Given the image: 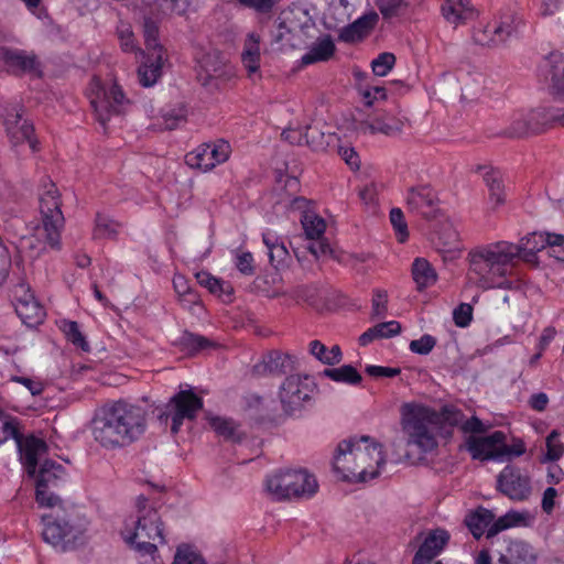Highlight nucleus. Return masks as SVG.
<instances>
[{"instance_id": "f03ea898", "label": "nucleus", "mask_w": 564, "mask_h": 564, "mask_svg": "<svg viewBox=\"0 0 564 564\" xmlns=\"http://www.w3.org/2000/svg\"><path fill=\"white\" fill-rule=\"evenodd\" d=\"M147 416L142 406L126 401L105 404L93 420V436L105 448L129 446L145 433Z\"/></svg>"}, {"instance_id": "e2e57ef3", "label": "nucleus", "mask_w": 564, "mask_h": 564, "mask_svg": "<svg viewBox=\"0 0 564 564\" xmlns=\"http://www.w3.org/2000/svg\"><path fill=\"white\" fill-rule=\"evenodd\" d=\"M360 95L366 106H372L376 100L386 99V88L381 86L360 88Z\"/></svg>"}, {"instance_id": "4be33fe9", "label": "nucleus", "mask_w": 564, "mask_h": 564, "mask_svg": "<svg viewBox=\"0 0 564 564\" xmlns=\"http://www.w3.org/2000/svg\"><path fill=\"white\" fill-rule=\"evenodd\" d=\"M293 369L292 357L278 350L270 351L253 366L256 376H281Z\"/></svg>"}, {"instance_id": "c03bdc74", "label": "nucleus", "mask_w": 564, "mask_h": 564, "mask_svg": "<svg viewBox=\"0 0 564 564\" xmlns=\"http://www.w3.org/2000/svg\"><path fill=\"white\" fill-rule=\"evenodd\" d=\"M322 373L333 381L352 386L359 384L362 380L360 373L351 365H344L339 368L332 369L327 368Z\"/></svg>"}, {"instance_id": "de8ad7c7", "label": "nucleus", "mask_w": 564, "mask_h": 564, "mask_svg": "<svg viewBox=\"0 0 564 564\" xmlns=\"http://www.w3.org/2000/svg\"><path fill=\"white\" fill-rule=\"evenodd\" d=\"M66 338L74 346L80 348L83 351H89V345L79 329V325L74 321H65L62 327Z\"/></svg>"}, {"instance_id": "6e6552de", "label": "nucleus", "mask_w": 564, "mask_h": 564, "mask_svg": "<svg viewBox=\"0 0 564 564\" xmlns=\"http://www.w3.org/2000/svg\"><path fill=\"white\" fill-rule=\"evenodd\" d=\"M10 438H13L17 443L26 473L34 475L35 466L47 453L46 443L33 435L23 437L19 432L17 419L0 411V444Z\"/></svg>"}, {"instance_id": "bb28decb", "label": "nucleus", "mask_w": 564, "mask_h": 564, "mask_svg": "<svg viewBox=\"0 0 564 564\" xmlns=\"http://www.w3.org/2000/svg\"><path fill=\"white\" fill-rule=\"evenodd\" d=\"M139 52L144 58L138 68L139 83L143 87H151L162 76V68L166 57L162 55H145L144 51Z\"/></svg>"}, {"instance_id": "9b49d317", "label": "nucleus", "mask_w": 564, "mask_h": 564, "mask_svg": "<svg viewBox=\"0 0 564 564\" xmlns=\"http://www.w3.org/2000/svg\"><path fill=\"white\" fill-rule=\"evenodd\" d=\"M317 386L314 378L307 375H292L285 378L279 390L283 411L293 415L311 404Z\"/></svg>"}, {"instance_id": "b1692460", "label": "nucleus", "mask_w": 564, "mask_h": 564, "mask_svg": "<svg viewBox=\"0 0 564 564\" xmlns=\"http://www.w3.org/2000/svg\"><path fill=\"white\" fill-rule=\"evenodd\" d=\"M538 554L532 545L524 541H511L505 553L500 554L499 564H535Z\"/></svg>"}, {"instance_id": "a211bd4d", "label": "nucleus", "mask_w": 564, "mask_h": 564, "mask_svg": "<svg viewBox=\"0 0 564 564\" xmlns=\"http://www.w3.org/2000/svg\"><path fill=\"white\" fill-rule=\"evenodd\" d=\"M449 538V533L441 528L420 533L417 539L421 543L413 556L412 564L435 563L434 558L444 550Z\"/></svg>"}, {"instance_id": "0e129e2a", "label": "nucleus", "mask_w": 564, "mask_h": 564, "mask_svg": "<svg viewBox=\"0 0 564 564\" xmlns=\"http://www.w3.org/2000/svg\"><path fill=\"white\" fill-rule=\"evenodd\" d=\"M403 4L402 0H377L376 6L384 19L395 17Z\"/></svg>"}, {"instance_id": "58836bf2", "label": "nucleus", "mask_w": 564, "mask_h": 564, "mask_svg": "<svg viewBox=\"0 0 564 564\" xmlns=\"http://www.w3.org/2000/svg\"><path fill=\"white\" fill-rule=\"evenodd\" d=\"M159 24L150 18L144 19L143 36L145 44V55L165 56V50L159 42Z\"/></svg>"}, {"instance_id": "423d86ee", "label": "nucleus", "mask_w": 564, "mask_h": 564, "mask_svg": "<svg viewBox=\"0 0 564 564\" xmlns=\"http://www.w3.org/2000/svg\"><path fill=\"white\" fill-rule=\"evenodd\" d=\"M438 422V413L429 406L405 403L401 408V426L406 446L415 447L420 453H430L437 447L434 430Z\"/></svg>"}, {"instance_id": "f3484780", "label": "nucleus", "mask_w": 564, "mask_h": 564, "mask_svg": "<svg viewBox=\"0 0 564 564\" xmlns=\"http://www.w3.org/2000/svg\"><path fill=\"white\" fill-rule=\"evenodd\" d=\"M498 489L514 501L527 500L532 491L529 476L522 474L519 468L506 466L497 479Z\"/></svg>"}, {"instance_id": "c9c22d12", "label": "nucleus", "mask_w": 564, "mask_h": 564, "mask_svg": "<svg viewBox=\"0 0 564 564\" xmlns=\"http://www.w3.org/2000/svg\"><path fill=\"white\" fill-rule=\"evenodd\" d=\"M0 57L11 67L23 72L33 70L36 66V58L33 54L15 48H0Z\"/></svg>"}, {"instance_id": "39448f33", "label": "nucleus", "mask_w": 564, "mask_h": 564, "mask_svg": "<svg viewBox=\"0 0 564 564\" xmlns=\"http://www.w3.org/2000/svg\"><path fill=\"white\" fill-rule=\"evenodd\" d=\"M137 513L124 521L121 531L124 541L140 554L152 555L158 545L164 543L163 523L155 507L139 496L135 503Z\"/></svg>"}, {"instance_id": "6ab92c4d", "label": "nucleus", "mask_w": 564, "mask_h": 564, "mask_svg": "<svg viewBox=\"0 0 564 564\" xmlns=\"http://www.w3.org/2000/svg\"><path fill=\"white\" fill-rule=\"evenodd\" d=\"M4 127L10 142L13 145L29 142L32 151L37 150V140L33 138L34 128L26 119L23 118L21 110L10 108L6 110Z\"/></svg>"}, {"instance_id": "7c9ffc66", "label": "nucleus", "mask_w": 564, "mask_h": 564, "mask_svg": "<svg viewBox=\"0 0 564 564\" xmlns=\"http://www.w3.org/2000/svg\"><path fill=\"white\" fill-rule=\"evenodd\" d=\"M442 13L449 23L458 25L473 18L474 10L470 0H445Z\"/></svg>"}, {"instance_id": "412c9836", "label": "nucleus", "mask_w": 564, "mask_h": 564, "mask_svg": "<svg viewBox=\"0 0 564 564\" xmlns=\"http://www.w3.org/2000/svg\"><path fill=\"white\" fill-rule=\"evenodd\" d=\"M494 40L480 39L481 46L496 47L503 44L522 24V18L512 10H506L494 21Z\"/></svg>"}, {"instance_id": "a19ab883", "label": "nucleus", "mask_w": 564, "mask_h": 564, "mask_svg": "<svg viewBox=\"0 0 564 564\" xmlns=\"http://www.w3.org/2000/svg\"><path fill=\"white\" fill-rule=\"evenodd\" d=\"M403 121L400 118H397L389 113H383L375 117L372 121L369 123V129L371 133H383L387 135H392L402 130Z\"/></svg>"}, {"instance_id": "dca6fc26", "label": "nucleus", "mask_w": 564, "mask_h": 564, "mask_svg": "<svg viewBox=\"0 0 564 564\" xmlns=\"http://www.w3.org/2000/svg\"><path fill=\"white\" fill-rule=\"evenodd\" d=\"M14 307L22 323L29 327L41 324L45 318V310L35 299L29 284L21 282L13 290Z\"/></svg>"}, {"instance_id": "c85d7f7f", "label": "nucleus", "mask_w": 564, "mask_h": 564, "mask_svg": "<svg viewBox=\"0 0 564 564\" xmlns=\"http://www.w3.org/2000/svg\"><path fill=\"white\" fill-rule=\"evenodd\" d=\"M291 478V497L308 499L318 489L316 478L306 470H289Z\"/></svg>"}, {"instance_id": "4468645a", "label": "nucleus", "mask_w": 564, "mask_h": 564, "mask_svg": "<svg viewBox=\"0 0 564 564\" xmlns=\"http://www.w3.org/2000/svg\"><path fill=\"white\" fill-rule=\"evenodd\" d=\"M230 152L231 148L227 141L218 140L214 143H204L185 155V163L192 169L207 172L226 162Z\"/></svg>"}, {"instance_id": "8fccbe9b", "label": "nucleus", "mask_w": 564, "mask_h": 564, "mask_svg": "<svg viewBox=\"0 0 564 564\" xmlns=\"http://www.w3.org/2000/svg\"><path fill=\"white\" fill-rule=\"evenodd\" d=\"M558 432L553 430L546 437V454L544 460L556 462L564 453V445L558 440Z\"/></svg>"}, {"instance_id": "3c124183", "label": "nucleus", "mask_w": 564, "mask_h": 564, "mask_svg": "<svg viewBox=\"0 0 564 564\" xmlns=\"http://www.w3.org/2000/svg\"><path fill=\"white\" fill-rule=\"evenodd\" d=\"M172 564H205V561L193 547L181 545L177 547Z\"/></svg>"}, {"instance_id": "052dcab7", "label": "nucleus", "mask_w": 564, "mask_h": 564, "mask_svg": "<svg viewBox=\"0 0 564 564\" xmlns=\"http://www.w3.org/2000/svg\"><path fill=\"white\" fill-rule=\"evenodd\" d=\"M241 6L252 9L258 13H270L280 0H236Z\"/></svg>"}, {"instance_id": "c756f323", "label": "nucleus", "mask_w": 564, "mask_h": 564, "mask_svg": "<svg viewBox=\"0 0 564 564\" xmlns=\"http://www.w3.org/2000/svg\"><path fill=\"white\" fill-rule=\"evenodd\" d=\"M294 204L297 205L299 207L303 204V208H306L307 200L305 198H296L294 200ZM301 224L303 226L305 236L310 240L322 238L326 229L325 220L310 209L303 210V214L301 216Z\"/></svg>"}, {"instance_id": "20e7f679", "label": "nucleus", "mask_w": 564, "mask_h": 564, "mask_svg": "<svg viewBox=\"0 0 564 564\" xmlns=\"http://www.w3.org/2000/svg\"><path fill=\"white\" fill-rule=\"evenodd\" d=\"M61 206L62 200L57 186L50 178L43 180L39 187L41 226L36 227V238H23L22 248L30 250L29 257L31 259L37 258L45 250V245L39 240L41 237H44L45 242L51 248H59L61 231L65 224Z\"/></svg>"}, {"instance_id": "69168bd1", "label": "nucleus", "mask_w": 564, "mask_h": 564, "mask_svg": "<svg viewBox=\"0 0 564 564\" xmlns=\"http://www.w3.org/2000/svg\"><path fill=\"white\" fill-rule=\"evenodd\" d=\"M378 338H390L401 332V324L397 321L379 323L373 326Z\"/></svg>"}, {"instance_id": "680f3d73", "label": "nucleus", "mask_w": 564, "mask_h": 564, "mask_svg": "<svg viewBox=\"0 0 564 564\" xmlns=\"http://www.w3.org/2000/svg\"><path fill=\"white\" fill-rule=\"evenodd\" d=\"M453 318L458 327H466L473 318V307L467 303H462L454 310Z\"/></svg>"}, {"instance_id": "473e14b6", "label": "nucleus", "mask_w": 564, "mask_h": 564, "mask_svg": "<svg viewBox=\"0 0 564 564\" xmlns=\"http://www.w3.org/2000/svg\"><path fill=\"white\" fill-rule=\"evenodd\" d=\"M260 39L254 33L248 35L245 41L241 61L248 72V76L252 77L260 68Z\"/></svg>"}, {"instance_id": "0eeeda50", "label": "nucleus", "mask_w": 564, "mask_h": 564, "mask_svg": "<svg viewBox=\"0 0 564 564\" xmlns=\"http://www.w3.org/2000/svg\"><path fill=\"white\" fill-rule=\"evenodd\" d=\"M42 520L44 523L43 539L54 547L67 551L83 542L85 524L73 513L52 508L48 513L42 516Z\"/></svg>"}, {"instance_id": "774afa93", "label": "nucleus", "mask_w": 564, "mask_h": 564, "mask_svg": "<svg viewBox=\"0 0 564 564\" xmlns=\"http://www.w3.org/2000/svg\"><path fill=\"white\" fill-rule=\"evenodd\" d=\"M388 294L386 291L377 290L372 297V314L376 317H383L387 312Z\"/></svg>"}, {"instance_id": "338daca9", "label": "nucleus", "mask_w": 564, "mask_h": 564, "mask_svg": "<svg viewBox=\"0 0 564 564\" xmlns=\"http://www.w3.org/2000/svg\"><path fill=\"white\" fill-rule=\"evenodd\" d=\"M198 282L206 286L212 293H221L225 292V283L209 273L202 272L197 274Z\"/></svg>"}, {"instance_id": "09e8293b", "label": "nucleus", "mask_w": 564, "mask_h": 564, "mask_svg": "<svg viewBox=\"0 0 564 564\" xmlns=\"http://www.w3.org/2000/svg\"><path fill=\"white\" fill-rule=\"evenodd\" d=\"M522 517L517 512H508L505 516L492 520L488 531V539L497 535L501 531L509 529L521 521Z\"/></svg>"}, {"instance_id": "4c0bfd02", "label": "nucleus", "mask_w": 564, "mask_h": 564, "mask_svg": "<svg viewBox=\"0 0 564 564\" xmlns=\"http://www.w3.org/2000/svg\"><path fill=\"white\" fill-rule=\"evenodd\" d=\"M308 351L324 365L334 366L341 361L343 354L338 345L328 349L322 341L315 339L308 344Z\"/></svg>"}, {"instance_id": "5fc2aeb1", "label": "nucleus", "mask_w": 564, "mask_h": 564, "mask_svg": "<svg viewBox=\"0 0 564 564\" xmlns=\"http://www.w3.org/2000/svg\"><path fill=\"white\" fill-rule=\"evenodd\" d=\"M117 35L122 51L127 53L135 51L137 46L134 43V35L131 26L128 23L121 22L117 26Z\"/></svg>"}, {"instance_id": "f8f14e48", "label": "nucleus", "mask_w": 564, "mask_h": 564, "mask_svg": "<svg viewBox=\"0 0 564 564\" xmlns=\"http://www.w3.org/2000/svg\"><path fill=\"white\" fill-rule=\"evenodd\" d=\"M30 476V474L28 473ZM36 476V502L42 507L55 508L59 503V498L52 489L59 486L64 481L66 473L65 468L51 459H44L39 471L31 475Z\"/></svg>"}, {"instance_id": "37998d69", "label": "nucleus", "mask_w": 564, "mask_h": 564, "mask_svg": "<svg viewBox=\"0 0 564 564\" xmlns=\"http://www.w3.org/2000/svg\"><path fill=\"white\" fill-rule=\"evenodd\" d=\"M210 425L214 431L226 441L239 443L243 437V434L238 430V425L231 419L215 416L210 419Z\"/></svg>"}, {"instance_id": "cd10ccee", "label": "nucleus", "mask_w": 564, "mask_h": 564, "mask_svg": "<svg viewBox=\"0 0 564 564\" xmlns=\"http://www.w3.org/2000/svg\"><path fill=\"white\" fill-rule=\"evenodd\" d=\"M492 520V511L484 507H478L465 516L464 524L468 528L471 535L476 540H479L485 534L488 538V531L491 527Z\"/></svg>"}, {"instance_id": "9d476101", "label": "nucleus", "mask_w": 564, "mask_h": 564, "mask_svg": "<svg viewBox=\"0 0 564 564\" xmlns=\"http://www.w3.org/2000/svg\"><path fill=\"white\" fill-rule=\"evenodd\" d=\"M203 408V399L192 389L180 390L159 415L161 423H171L172 434H177L184 421H194Z\"/></svg>"}, {"instance_id": "2eb2a0df", "label": "nucleus", "mask_w": 564, "mask_h": 564, "mask_svg": "<svg viewBox=\"0 0 564 564\" xmlns=\"http://www.w3.org/2000/svg\"><path fill=\"white\" fill-rule=\"evenodd\" d=\"M465 448L473 459L503 460L507 452L506 434L502 431H495L487 436H469Z\"/></svg>"}, {"instance_id": "79ce46f5", "label": "nucleus", "mask_w": 564, "mask_h": 564, "mask_svg": "<svg viewBox=\"0 0 564 564\" xmlns=\"http://www.w3.org/2000/svg\"><path fill=\"white\" fill-rule=\"evenodd\" d=\"M262 239L269 251L270 263L275 268L283 264L289 257L284 243L279 241V238L272 232H264Z\"/></svg>"}, {"instance_id": "a18cd8bd", "label": "nucleus", "mask_w": 564, "mask_h": 564, "mask_svg": "<svg viewBox=\"0 0 564 564\" xmlns=\"http://www.w3.org/2000/svg\"><path fill=\"white\" fill-rule=\"evenodd\" d=\"M484 180L488 186L490 199L495 202L497 206L503 204L505 192L500 172L490 170L486 172Z\"/></svg>"}, {"instance_id": "f704fd0d", "label": "nucleus", "mask_w": 564, "mask_h": 564, "mask_svg": "<svg viewBox=\"0 0 564 564\" xmlns=\"http://www.w3.org/2000/svg\"><path fill=\"white\" fill-rule=\"evenodd\" d=\"M335 44L329 35L319 39L310 51L302 56V64L310 65L328 61L335 53Z\"/></svg>"}, {"instance_id": "13d9d810", "label": "nucleus", "mask_w": 564, "mask_h": 564, "mask_svg": "<svg viewBox=\"0 0 564 564\" xmlns=\"http://www.w3.org/2000/svg\"><path fill=\"white\" fill-rule=\"evenodd\" d=\"M436 345V339L425 334L419 339H414L410 341L409 348L412 352L419 355H429Z\"/></svg>"}, {"instance_id": "a878e982", "label": "nucleus", "mask_w": 564, "mask_h": 564, "mask_svg": "<svg viewBox=\"0 0 564 564\" xmlns=\"http://www.w3.org/2000/svg\"><path fill=\"white\" fill-rule=\"evenodd\" d=\"M198 4L199 0H152V12L160 18L184 17Z\"/></svg>"}, {"instance_id": "7ed1b4c3", "label": "nucleus", "mask_w": 564, "mask_h": 564, "mask_svg": "<svg viewBox=\"0 0 564 564\" xmlns=\"http://www.w3.org/2000/svg\"><path fill=\"white\" fill-rule=\"evenodd\" d=\"M384 464L382 445L360 436L338 444L333 467L345 481L366 482L378 477Z\"/></svg>"}, {"instance_id": "864d4df0", "label": "nucleus", "mask_w": 564, "mask_h": 564, "mask_svg": "<svg viewBox=\"0 0 564 564\" xmlns=\"http://www.w3.org/2000/svg\"><path fill=\"white\" fill-rule=\"evenodd\" d=\"M390 221L395 230L398 240L404 242L409 236V231L403 212L400 208H392L390 212Z\"/></svg>"}, {"instance_id": "f257e3e1", "label": "nucleus", "mask_w": 564, "mask_h": 564, "mask_svg": "<svg viewBox=\"0 0 564 564\" xmlns=\"http://www.w3.org/2000/svg\"><path fill=\"white\" fill-rule=\"evenodd\" d=\"M547 247V237L544 234L532 232L520 240L519 245L508 241H498L473 249L468 253V278L478 288L489 290L507 288L513 264L522 252V248L541 251Z\"/></svg>"}, {"instance_id": "603ef678", "label": "nucleus", "mask_w": 564, "mask_h": 564, "mask_svg": "<svg viewBox=\"0 0 564 564\" xmlns=\"http://www.w3.org/2000/svg\"><path fill=\"white\" fill-rule=\"evenodd\" d=\"M395 56L392 53H380L377 58L371 62V68L376 76H386L394 66Z\"/></svg>"}, {"instance_id": "ddd939ff", "label": "nucleus", "mask_w": 564, "mask_h": 564, "mask_svg": "<svg viewBox=\"0 0 564 564\" xmlns=\"http://www.w3.org/2000/svg\"><path fill=\"white\" fill-rule=\"evenodd\" d=\"M195 59L196 78L204 87L215 88L219 79L232 74L225 55L218 50L202 51Z\"/></svg>"}, {"instance_id": "aec40b11", "label": "nucleus", "mask_w": 564, "mask_h": 564, "mask_svg": "<svg viewBox=\"0 0 564 564\" xmlns=\"http://www.w3.org/2000/svg\"><path fill=\"white\" fill-rule=\"evenodd\" d=\"M437 203V196L429 185L413 186L405 195L408 210L426 219L435 217Z\"/></svg>"}, {"instance_id": "49530a36", "label": "nucleus", "mask_w": 564, "mask_h": 564, "mask_svg": "<svg viewBox=\"0 0 564 564\" xmlns=\"http://www.w3.org/2000/svg\"><path fill=\"white\" fill-rule=\"evenodd\" d=\"M119 225L105 215L98 214L96 216V225L94 229V237L97 239H112L118 232Z\"/></svg>"}, {"instance_id": "6e6d98bb", "label": "nucleus", "mask_w": 564, "mask_h": 564, "mask_svg": "<svg viewBox=\"0 0 564 564\" xmlns=\"http://www.w3.org/2000/svg\"><path fill=\"white\" fill-rule=\"evenodd\" d=\"M162 119L164 129H176L186 121L185 110L183 108L166 110L162 113Z\"/></svg>"}, {"instance_id": "2f4dec72", "label": "nucleus", "mask_w": 564, "mask_h": 564, "mask_svg": "<svg viewBox=\"0 0 564 564\" xmlns=\"http://www.w3.org/2000/svg\"><path fill=\"white\" fill-rule=\"evenodd\" d=\"M174 344L181 351L189 356L215 348L216 346L210 339L191 332H184Z\"/></svg>"}, {"instance_id": "bf43d9fd", "label": "nucleus", "mask_w": 564, "mask_h": 564, "mask_svg": "<svg viewBox=\"0 0 564 564\" xmlns=\"http://www.w3.org/2000/svg\"><path fill=\"white\" fill-rule=\"evenodd\" d=\"M10 380L25 387L32 395H40L44 391V382L35 377L12 376Z\"/></svg>"}, {"instance_id": "4d7b16f0", "label": "nucleus", "mask_w": 564, "mask_h": 564, "mask_svg": "<svg viewBox=\"0 0 564 564\" xmlns=\"http://www.w3.org/2000/svg\"><path fill=\"white\" fill-rule=\"evenodd\" d=\"M305 143L314 151L324 150L328 144L325 134L315 127H307L304 134Z\"/></svg>"}, {"instance_id": "1a4fd4ad", "label": "nucleus", "mask_w": 564, "mask_h": 564, "mask_svg": "<svg viewBox=\"0 0 564 564\" xmlns=\"http://www.w3.org/2000/svg\"><path fill=\"white\" fill-rule=\"evenodd\" d=\"M87 95L96 119L104 129L111 117L121 115L129 104L117 84L105 86L97 78L91 80Z\"/></svg>"}, {"instance_id": "e433bc0d", "label": "nucleus", "mask_w": 564, "mask_h": 564, "mask_svg": "<svg viewBox=\"0 0 564 564\" xmlns=\"http://www.w3.org/2000/svg\"><path fill=\"white\" fill-rule=\"evenodd\" d=\"M443 416L444 420L452 425L462 424V430L465 433L481 434L487 431L486 425L477 416H471L470 419L463 421L464 415L460 413V411L454 408H444Z\"/></svg>"}, {"instance_id": "72a5a7b5", "label": "nucleus", "mask_w": 564, "mask_h": 564, "mask_svg": "<svg viewBox=\"0 0 564 564\" xmlns=\"http://www.w3.org/2000/svg\"><path fill=\"white\" fill-rule=\"evenodd\" d=\"M291 478L289 470L274 474L267 478L265 488L274 500H290L291 497Z\"/></svg>"}, {"instance_id": "5701e85b", "label": "nucleus", "mask_w": 564, "mask_h": 564, "mask_svg": "<svg viewBox=\"0 0 564 564\" xmlns=\"http://www.w3.org/2000/svg\"><path fill=\"white\" fill-rule=\"evenodd\" d=\"M379 15L371 11L355 20L352 23L344 26L338 35V40L345 43H356L364 40L376 26Z\"/></svg>"}, {"instance_id": "393cba45", "label": "nucleus", "mask_w": 564, "mask_h": 564, "mask_svg": "<svg viewBox=\"0 0 564 564\" xmlns=\"http://www.w3.org/2000/svg\"><path fill=\"white\" fill-rule=\"evenodd\" d=\"M547 68L546 78L550 82L551 94L558 101L564 102V56L558 53H552L546 58Z\"/></svg>"}, {"instance_id": "ea45409f", "label": "nucleus", "mask_w": 564, "mask_h": 564, "mask_svg": "<svg viewBox=\"0 0 564 564\" xmlns=\"http://www.w3.org/2000/svg\"><path fill=\"white\" fill-rule=\"evenodd\" d=\"M412 275L417 289L422 290L435 283L436 273L425 259L417 258L412 264Z\"/></svg>"}]
</instances>
